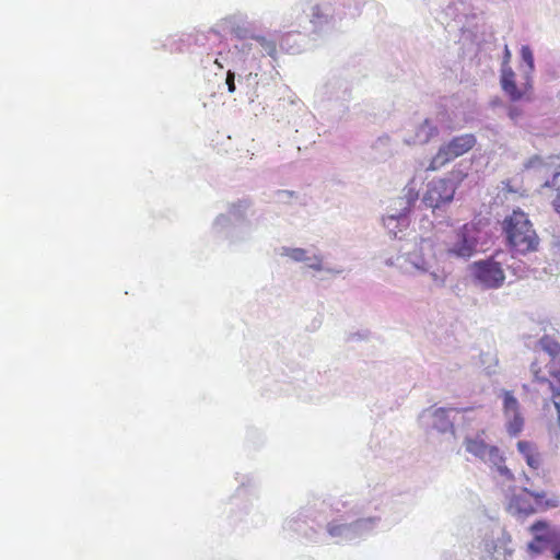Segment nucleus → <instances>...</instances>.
Instances as JSON below:
<instances>
[{
    "label": "nucleus",
    "mask_w": 560,
    "mask_h": 560,
    "mask_svg": "<svg viewBox=\"0 0 560 560\" xmlns=\"http://www.w3.org/2000/svg\"><path fill=\"white\" fill-rule=\"evenodd\" d=\"M444 411H445V410H444L443 408H441V409L436 410V412H435V413H436V415H439V413L443 415V413H444Z\"/></svg>",
    "instance_id": "obj_32"
},
{
    "label": "nucleus",
    "mask_w": 560,
    "mask_h": 560,
    "mask_svg": "<svg viewBox=\"0 0 560 560\" xmlns=\"http://www.w3.org/2000/svg\"><path fill=\"white\" fill-rule=\"evenodd\" d=\"M474 279L487 289H498L505 281V273L500 262L494 259L475 261L471 265Z\"/></svg>",
    "instance_id": "obj_3"
},
{
    "label": "nucleus",
    "mask_w": 560,
    "mask_h": 560,
    "mask_svg": "<svg viewBox=\"0 0 560 560\" xmlns=\"http://www.w3.org/2000/svg\"><path fill=\"white\" fill-rule=\"evenodd\" d=\"M328 22V14L326 10L319 5L314 4L311 7V23H313L314 27L322 26L323 24Z\"/></svg>",
    "instance_id": "obj_14"
},
{
    "label": "nucleus",
    "mask_w": 560,
    "mask_h": 560,
    "mask_svg": "<svg viewBox=\"0 0 560 560\" xmlns=\"http://www.w3.org/2000/svg\"><path fill=\"white\" fill-rule=\"evenodd\" d=\"M549 525L545 521H537L530 526V532L536 535H544L542 533L547 532Z\"/></svg>",
    "instance_id": "obj_21"
},
{
    "label": "nucleus",
    "mask_w": 560,
    "mask_h": 560,
    "mask_svg": "<svg viewBox=\"0 0 560 560\" xmlns=\"http://www.w3.org/2000/svg\"><path fill=\"white\" fill-rule=\"evenodd\" d=\"M405 197L407 199V206L405 207V210L408 212L410 210L411 205L418 199V192L410 187L407 188Z\"/></svg>",
    "instance_id": "obj_22"
},
{
    "label": "nucleus",
    "mask_w": 560,
    "mask_h": 560,
    "mask_svg": "<svg viewBox=\"0 0 560 560\" xmlns=\"http://www.w3.org/2000/svg\"><path fill=\"white\" fill-rule=\"evenodd\" d=\"M511 57H512L511 51H510L508 45H505L501 68L510 67Z\"/></svg>",
    "instance_id": "obj_27"
},
{
    "label": "nucleus",
    "mask_w": 560,
    "mask_h": 560,
    "mask_svg": "<svg viewBox=\"0 0 560 560\" xmlns=\"http://www.w3.org/2000/svg\"><path fill=\"white\" fill-rule=\"evenodd\" d=\"M555 558H556L557 560H560V551H557V552L555 553Z\"/></svg>",
    "instance_id": "obj_33"
},
{
    "label": "nucleus",
    "mask_w": 560,
    "mask_h": 560,
    "mask_svg": "<svg viewBox=\"0 0 560 560\" xmlns=\"http://www.w3.org/2000/svg\"><path fill=\"white\" fill-rule=\"evenodd\" d=\"M503 231L509 246L514 252L527 254L537 250L539 238L525 212L514 210L504 219Z\"/></svg>",
    "instance_id": "obj_1"
},
{
    "label": "nucleus",
    "mask_w": 560,
    "mask_h": 560,
    "mask_svg": "<svg viewBox=\"0 0 560 560\" xmlns=\"http://www.w3.org/2000/svg\"><path fill=\"white\" fill-rule=\"evenodd\" d=\"M548 541L546 535H536L534 539L528 544V549L535 553H539L542 550L544 544Z\"/></svg>",
    "instance_id": "obj_19"
},
{
    "label": "nucleus",
    "mask_w": 560,
    "mask_h": 560,
    "mask_svg": "<svg viewBox=\"0 0 560 560\" xmlns=\"http://www.w3.org/2000/svg\"><path fill=\"white\" fill-rule=\"evenodd\" d=\"M522 60L528 66L529 70L534 69V56L532 49L528 46L521 48Z\"/></svg>",
    "instance_id": "obj_20"
},
{
    "label": "nucleus",
    "mask_w": 560,
    "mask_h": 560,
    "mask_svg": "<svg viewBox=\"0 0 560 560\" xmlns=\"http://www.w3.org/2000/svg\"><path fill=\"white\" fill-rule=\"evenodd\" d=\"M322 262H323V259L320 256H314L313 262H311L308 265V267L312 269H315V270H322V268H323Z\"/></svg>",
    "instance_id": "obj_28"
},
{
    "label": "nucleus",
    "mask_w": 560,
    "mask_h": 560,
    "mask_svg": "<svg viewBox=\"0 0 560 560\" xmlns=\"http://www.w3.org/2000/svg\"><path fill=\"white\" fill-rule=\"evenodd\" d=\"M235 74L231 70L226 73V85L230 93H233L235 91Z\"/></svg>",
    "instance_id": "obj_25"
},
{
    "label": "nucleus",
    "mask_w": 560,
    "mask_h": 560,
    "mask_svg": "<svg viewBox=\"0 0 560 560\" xmlns=\"http://www.w3.org/2000/svg\"><path fill=\"white\" fill-rule=\"evenodd\" d=\"M550 388L552 390V397L556 398L560 396V369L550 370Z\"/></svg>",
    "instance_id": "obj_18"
},
{
    "label": "nucleus",
    "mask_w": 560,
    "mask_h": 560,
    "mask_svg": "<svg viewBox=\"0 0 560 560\" xmlns=\"http://www.w3.org/2000/svg\"><path fill=\"white\" fill-rule=\"evenodd\" d=\"M430 277H431L432 281L436 285H442L444 283V281H445V275L444 273L431 272Z\"/></svg>",
    "instance_id": "obj_26"
},
{
    "label": "nucleus",
    "mask_w": 560,
    "mask_h": 560,
    "mask_svg": "<svg viewBox=\"0 0 560 560\" xmlns=\"http://www.w3.org/2000/svg\"><path fill=\"white\" fill-rule=\"evenodd\" d=\"M345 527L346 525L342 524H329L327 529L331 536H340Z\"/></svg>",
    "instance_id": "obj_24"
},
{
    "label": "nucleus",
    "mask_w": 560,
    "mask_h": 560,
    "mask_svg": "<svg viewBox=\"0 0 560 560\" xmlns=\"http://www.w3.org/2000/svg\"><path fill=\"white\" fill-rule=\"evenodd\" d=\"M558 176H560V165H559V167H558V171H557V172L555 173V175H553V179H552V180H553V183L556 182V179H557V177H558Z\"/></svg>",
    "instance_id": "obj_31"
},
{
    "label": "nucleus",
    "mask_w": 560,
    "mask_h": 560,
    "mask_svg": "<svg viewBox=\"0 0 560 560\" xmlns=\"http://www.w3.org/2000/svg\"><path fill=\"white\" fill-rule=\"evenodd\" d=\"M500 83L503 92L510 97L512 102L520 101L522 98H529L533 84L529 75L526 77L525 82L521 86L516 85L515 73L511 67L501 68Z\"/></svg>",
    "instance_id": "obj_5"
},
{
    "label": "nucleus",
    "mask_w": 560,
    "mask_h": 560,
    "mask_svg": "<svg viewBox=\"0 0 560 560\" xmlns=\"http://www.w3.org/2000/svg\"><path fill=\"white\" fill-rule=\"evenodd\" d=\"M284 255L295 261H306L310 259L306 256V250L303 248H284Z\"/></svg>",
    "instance_id": "obj_17"
},
{
    "label": "nucleus",
    "mask_w": 560,
    "mask_h": 560,
    "mask_svg": "<svg viewBox=\"0 0 560 560\" xmlns=\"http://www.w3.org/2000/svg\"><path fill=\"white\" fill-rule=\"evenodd\" d=\"M533 502L537 512L547 511L560 506V497L557 494L548 495L545 491H532Z\"/></svg>",
    "instance_id": "obj_10"
},
{
    "label": "nucleus",
    "mask_w": 560,
    "mask_h": 560,
    "mask_svg": "<svg viewBox=\"0 0 560 560\" xmlns=\"http://www.w3.org/2000/svg\"><path fill=\"white\" fill-rule=\"evenodd\" d=\"M260 46L261 48L266 51V54L276 59L277 58V43L276 40L271 39V38H268L266 36H262V35H256L253 37Z\"/></svg>",
    "instance_id": "obj_15"
},
{
    "label": "nucleus",
    "mask_w": 560,
    "mask_h": 560,
    "mask_svg": "<svg viewBox=\"0 0 560 560\" xmlns=\"http://www.w3.org/2000/svg\"><path fill=\"white\" fill-rule=\"evenodd\" d=\"M438 132L439 131H438L436 126L433 125L429 119H425L418 127V131L416 135V138H417L416 141L419 143H427L432 138L438 136Z\"/></svg>",
    "instance_id": "obj_11"
},
{
    "label": "nucleus",
    "mask_w": 560,
    "mask_h": 560,
    "mask_svg": "<svg viewBox=\"0 0 560 560\" xmlns=\"http://www.w3.org/2000/svg\"><path fill=\"white\" fill-rule=\"evenodd\" d=\"M455 190L456 187L450 179L440 178L432 180L428 185V189L423 196V202L429 208H439L453 200Z\"/></svg>",
    "instance_id": "obj_4"
},
{
    "label": "nucleus",
    "mask_w": 560,
    "mask_h": 560,
    "mask_svg": "<svg viewBox=\"0 0 560 560\" xmlns=\"http://www.w3.org/2000/svg\"><path fill=\"white\" fill-rule=\"evenodd\" d=\"M483 435L485 431H480L475 438H466L464 442L466 451L480 459H486V454L492 446L485 442Z\"/></svg>",
    "instance_id": "obj_9"
},
{
    "label": "nucleus",
    "mask_w": 560,
    "mask_h": 560,
    "mask_svg": "<svg viewBox=\"0 0 560 560\" xmlns=\"http://www.w3.org/2000/svg\"><path fill=\"white\" fill-rule=\"evenodd\" d=\"M476 143L477 138L472 133H464L452 138L448 142L439 148L428 170L436 171L443 167L447 163L469 152Z\"/></svg>",
    "instance_id": "obj_2"
},
{
    "label": "nucleus",
    "mask_w": 560,
    "mask_h": 560,
    "mask_svg": "<svg viewBox=\"0 0 560 560\" xmlns=\"http://www.w3.org/2000/svg\"><path fill=\"white\" fill-rule=\"evenodd\" d=\"M530 369H532V372L534 373L535 378H536L537 381H540V382L545 381V377L540 375V369L538 368L537 362H534V363L532 364V368H530Z\"/></svg>",
    "instance_id": "obj_29"
},
{
    "label": "nucleus",
    "mask_w": 560,
    "mask_h": 560,
    "mask_svg": "<svg viewBox=\"0 0 560 560\" xmlns=\"http://www.w3.org/2000/svg\"><path fill=\"white\" fill-rule=\"evenodd\" d=\"M503 411L505 417L520 413V404L511 392H504L503 395Z\"/></svg>",
    "instance_id": "obj_13"
},
{
    "label": "nucleus",
    "mask_w": 560,
    "mask_h": 560,
    "mask_svg": "<svg viewBox=\"0 0 560 560\" xmlns=\"http://www.w3.org/2000/svg\"><path fill=\"white\" fill-rule=\"evenodd\" d=\"M508 418L506 431L511 436H517L524 428V419L521 413L511 415Z\"/></svg>",
    "instance_id": "obj_12"
},
{
    "label": "nucleus",
    "mask_w": 560,
    "mask_h": 560,
    "mask_svg": "<svg viewBox=\"0 0 560 560\" xmlns=\"http://www.w3.org/2000/svg\"><path fill=\"white\" fill-rule=\"evenodd\" d=\"M383 220H384V224L387 228H389L397 220L406 221V213H400L399 215L389 214V215L385 217Z\"/></svg>",
    "instance_id": "obj_23"
},
{
    "label": "nucleus",
    "mask_w": 560,
    "mask_h": 560,
    "mask_svg": "<svg viewBox=\"0 0 560 560\" xmlns=\"http://www.w3.org/2000/svg\"><path fill=\"white\" fill-rule=\"evenodd\" d=\"M508 510L517 515L528 516L537 512L533 502L532 490L523 488L518 493L513 494L508 503Z\"/></svg>",
    "instance_id": "obj_6"
},
{
    "label": "nucleus",
    "mask_w": 560,
    "mask_h": 560,
    "mask_svg": "<svg viewBox=\"0 0 560 560\" xmlns=\"http://www.w3.org/2000/svg\"><path fill=\"white\" fill-rule=\"evenodd\" d=\"M521 115V109L517 107H511L509 109V117L513 120H515Z\"/></svg>",
    "instance_id": "obj_30"
},
{
    "label": "nucleus",
    "mask_w": 560,
    "mask_h": 560,
    "mask_svg": "<svg viewBox=\"0 0 560 560\" xmlns=\"http://www.w3.org/2000/svg\"><path fill=\"white\" fill-rule=\"evenodd\" d=\"M485 462H489L491 465H493L497 468V471L502 476L504 479L509 481L514 480V475L511 471V469L505 465V457L501 453L500 448L495 445H492L490 450L486 454Z\"/></svg>",
    "instance_id": "obj_8"
},
{
    "label": "nucleus",
    "mask_w": 560,
    "mask_h": 560,
    "mask_svg": "<svg viewBox=\"0 0 560 560\" xmlns=\"http://www.w3.org/2000/svg\"><path fill=\"white\" fill-rule=\"evenodd\" d=\"M516 448L529 469L539 470L542 468L545 462L544 454L539 451V447L535 442L520 440L516 443Z\"/></svg>",
    "instance_id": "obj_7"
},
{
    "label": "nucleus",
    "mask_w": 560,
    "mask_h": 560,
    "mask_svg": "<svg viewBox=\"0 0 560 560\" xmlns=\"http://www.w3.org/2000/svg\"><path fill=\"white\" fill-rule=\"evenodd\" d=\"M475 250V244L467 240L463 241L459 246L453 247L450 252L459 257H469Z\"/></svg>",
    "instance_id": "obj_16"
}]
</instances>
